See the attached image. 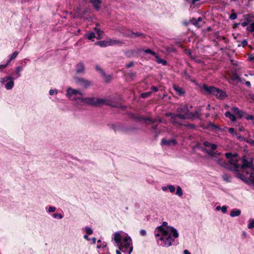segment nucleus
Masks as SVG:
<instances>
[{
    "label": "nucleus",
    "instance_id": "58",
    "mask_svg": "<svg viewBox=\"0 0 254 254\" xmlns=\"http://www.w3.org/2000/svg\"><path fill=\"white\" fill-rule=\"evenodd\" d=\"M248 22H243L241 23V25L243 26V27H245L247 25H248Z\"/></svg>",
    "mask_w": 254,
    "mask_h": 254
},
{
    "label": "nucleus",
    "instance_id": "9",
    "mask_svg": "<svg viewBox=\"0 0 254 254\" xmlns=\"http://www.w3.org/2000/svg\"><path fill=\"white\" fill-rule=\"evenodd\" d=\"M14 77L8 76L0 78V82L1 84H4L5 87L7 90L11 89L14 86Z\"/></svg>",
    "mask_w": 254,
    "mask_h": 254
},
{
    "label": "nucleus",
    "instance_id": "8",
    "mask_svg": "<svg viewBox=\"0 0 254 254\" xmlns=\"http://www.w3.org/2000/svg\"><path fill=\"white\" fill-rule=\"evenodd\" d=\"M74 80L77 85L83 89H87L92 84L91 81L82 77H74Z\"/></svg>",
    "mask_w": 254,
    "mask_h": 254
},
{
    "label": "nucleus",
    "instance_id": "49",
    "mask_svg": "<svg viewBox=\"0 0 254 254\" xmlns=\"http://www.w3.org/2000/svg\"><path fill=\"white\" fill-rule=\"evenodd\" d=\"M104 77L105 80L106 82H109L111 80V76L110 75H106L105 74V75H103Z\"/></svg>",
    "mask_w": 254,
    "mask_h": 254
},
{
    "label": "nucleus",
    "instance_id": "30",
    "mask_svg": "<svg viewBox=\"0 0 254 254\" xmlns=\"http://www.w3.org/2000/svg\"><path fill=\"white\" fill-rule=\"evenodd\" d=\"M248 227L251 229L254 228V219H251L249 220Z\"/></svg>",
    "mask_w": 254,
    "mask_h": 254
},
{
    "label": "nucleus",
    "instance_id": "3",
    "mask_svg": "<svg viewBox=\"0 0 254 254\" xmlns=\"http://www.w3.org/2000/svg\"><path fill=\"white\" fill-rule=\"evenodd\" d=\"M122 233V231L115 232L113 235L112 239L120 251L127 254H130L133 250L131 239L128 236H123Z\"/></svg>",
    "mask_w": 254,
    "mask_h": 254
},
{
    "label": "nucleus",
    "instance_id": "34",
    "mask_svg": "<svg viewBox=\"0 0 254 254\" xmlns=\"http://www.w3.org/2000/svg\"><path fill=\"white\" fill-rule=\"evenodd\" d=\"M182 126H186L189 128L194 129L195 128L196 126L194 124H183Z\"/></svg>",
    "mask_w": 254,
    "mask_h": 254
},
{
    "label": "nucleus",
    "instance_id": "4",
    "mask_svg": "<svg viewBox=\"0 0 254 254\" xmlns=\"http://www.w3.org/2000/svg\"><path fill=\"white\" fill-rule=\"evenodd\" d=\"M177 114L172 113H166V117H170V123L174 126H182L183 124L181 123L179 119L186 120L190 118V112L189 110L187 105H182L176 110Z\"/></svg>",
    "mask_w": 254,
    "mask_h": 254
},
{
    "label": "nucleus",
    "instance_id": "18",
    "mask_svg": "<svg viewBox=\"0 0 254 254\" xmlns=\"http://www.w3.org/2000/svg\"><path fill=\"white\" fill-rule=\"evenodd\" d=\"M173 88L179 95H182L185 93V91L183 88L177 85H174Z\"/></svg>",
    "mask_w": 254,
    "mask_h": 254
},
{
    "label": "nucleus",
    "instance_id": "41",
    "mask_svg": "<svg viewBox=\"0 0 254 254\" xmlns=\"http://www.w3.org/2000/svg\"><path fill=\"white\" fill-rule=\"evenodd\" d=\"M237 17V15L235 13H232L229 16V18L231 20L236 19Z\"/></svg>",
    "mask_w": 254,
    "mask_h": 254
},
{
    "label": "nucleus",
    "instance_id": "6",
    "mask_svg": "<svg viewBox=\"0 0 254 254\" xmlns=\"http://www.w3.org/2000/svg\"><path fill=\"white\" fill-rule=\"evenodd\" d=\"M203 88L207 93L214 95L218 99H222L226 96V93L224 92L213 86L204 85Z\"/></svg>",
    "mask_w": 254,
    "mask_h": 254
},
{
    "label": "nucleus",
    "instance_id": "19",
    "mask_svg": "<svg viewBox=\"0 0 254 254\" xmlns=\"http://www.w3.org/2000/svg\"><path fill=\"white\" fill-rule=\"evenodd\" d=\"M142 120L144 122H146L147 121H150L152 123H155L156 122H158L159 123H166V122L163 121V120L161 118H160V117H158L157 119H154V120H151L150 118H143Z\"/></svg>",
    "mask_w": 254,
    "mask_h": 254
},
{
    "label": "nucleus",
    "instance_id": "55",
    "mask_svg": "<svg viewBox=\"0 0 254 254\" xmlns=\"http://www.w3.org/2000/svg\"><path fill=\"white\" fill-rule=\"evenodd\" d=\"M8 63H7L5 64H0V69L2 70V69L5 68L8 65Z\"/></svg>",
    "mask_w": 254,
    "mask_h": 254
},
{
    "label": "nucleus",
    "instance_id": "37",
    "mask_svg": "<svg viewBox=\"0 0 254 254\" xmlns=\"http://www.w3.org/2000/svg\"><path fill=\"white\" fill-rule=\"evenodd\" d=\"M208 126L209 127H211L212 128H213L214 129H218L219 130H221V128L220 127H218V126H216V125H215L213 123H209V125H208Z\"/></svg>",
    "mask_w": 254,
    "mask_h": 254
},
{
    "label": "nucleus",
    "instance_id": "45",
    "mask_svg": "<svg viewBox=\"0 0 254 254\" xmlns=\"http://www.w3.org/2000/svg\"><path fill=\"white\" fill-rule=\"evenodd\" d=\"M246 119L247 120H253L254 119V116L251 115H247V116L245 117Z\"/></svg>",
    "mask_w": 254,
    "mask_h": 254
},
{
    "label": "nucleus",
    "instance_id": "11",
    "mask_svg": "<svg viewBox=\"0 0 254 254\" xmlns=\"http://www.w3.org/2000/svg\"><path fill=\"white\" fill-rule=\"evenodd\" d=\"M75 71L77 74H84L85 72V65L82 62L76 64L75 67Z\"/></svg>",
    "mask_w": 254,
    "mask_h": 254
},
{
    "label": "nucleus",
    "instance_id": "36",
    "mask_svg": "<svg viewBox=\"0 0 254 254\" xmlns=\"http://www.w3.org/2000/svg\"><path fill=\"white\" fill-rule=\"evenodd\" d=\"M143 51L146 54H151L153 56H154L155 57L157 55V54L154 52L152 51L150 49H147V50H144Z\"/></svg>",
    "mask_w": 254,
    "mask_h": 254
},
{
    "label": "nucleus",
    "instance_id": "62",
    "mask_svg": "<svg viewBox=\"0 0 254 254\" xmlns=\"http://www.w3.org/2000/svg\"><path fill=\"white\" fill-rule=\"evenodd\" d=\"M246 84L248 86H251V83L250 81H247L246 82Z\"/></svg>",
    "mask_w": 254,
    "mask_h": 254
},
{
    "label": "nucleus",
    "instance_id": "52",
    "mask_svg": "<svg viewBox=\"0 0 254 254\" xmlns=\"http://www.w3.org/2000/svg\"><path fill=\"white\" fill-rule=\"evenodd\" d=\"M134 65V62L131 61L129 62L128 64H127L126 66L127 68L131 67Z\"/></svg>",
    "mask_w": 254,
    "mask_h": 254
},
{
    "label": "nucleus",
    "instance_id": "12",
    "mask_svg": "<svg viewBox=\"0 0 254 254\" xmlns=\"http://www.w3.org/2000/svg\"><path fill=\"white\" fill-rule=\"evenodd\" d=\"M177 144V141L174 139H171L169 140H166L164 138L162 139L161 144L162 145H167L170 146L171 145H176Z\"/></svg>",
    "mask_w": 254,
    "mask_h": 254
},
{
    "label": "nucleus",
    "instance_id": "48",
    "mask_svg": "<svg viewBox=\"0 0 254 254\" xmlns=\"http://www.w3.org/2000/svg\"><path fill=\"white\" fill-rule=\"evenodd\" d=\"M237 176L238 178H240L242 180H243V181L245 180V177H244V176L243 175L238 173L237 174Z\"/></svg>",
    "mask_w": 254,
    "mask_h": 254
},
{
    "label": "nucleus",
    "instance_id": "51",
    "mask_svg": "<svg viewBox=\"0 0 254 254\" xmlns=\"http://www.w3.org/2000/svg\"><path fill=\"white\" fill-rule=\"evenodd\" d=\"M227 206H225V205L221 207V210L223 213H225L227 212Z\"/></svg>",
    "mask_w": 254,
    "mask_h": 254
},
{
    "label": "nucleus",
    "instance_id": "5",
    "mask_svg": "<svg viewBox=\"0 0 254 254\" xmlns=\"http://www.w3.org/2000/svg\"><path fill=\"white\" fill-rule=\"evenodd\" d=\"M228 159V163H226L222 158H216L215 161L222 167L232 171H239L240 165L238 163V158L237 154H232L230 152L226 153L225 154Z\"/></svg>",
    "mask_w": 254,
    "mask_h": 254
},
{
    "label": "nucleus",
    "instance_id": "61",
    "mask_svg": "<svg viewBox=\"0 0 254 254\" xmlns=\"http://www.w3.org/2000/svg\"><path fill=\"white\" fill-rule=\"evenodd\" d=\"M106 246V245H103L102 246H100V245H97V249H100V248H102V247L104 248V247H105Z\"/></svg>",
    "mask_w": 254,
    "mask_h": 254
},
{
    "label": "nucleus",
    "instance_id": "14",
    "mask_svg": "<svg viewBox=\"0 0 254 254\" xmlns=\"http://www.w3.org/2000/svg\"><path fill=\"white\" fill-rule=\"evenodd\" d=\"M89 2L92 3L94 8L98 10L100 8V4L102 3L101 0H89Z\"/></svg>",
    "mask_w": 254,
    "mask_h": 254
},
{
    "label": "nucleus",
    "instance_id": "24",
    "mask_svg": "<svg viewBox=\"0 0 254 254\" xmlns=\"http://www.w3.org/2000/svg\"><path fill=\"white\" fill-rule=\"evenodd\" d=\"M247 178L251 181L254 182V168L253 169V171H251L250 172L247 171Z\"/></svg>",
    "mask_w": 254,
    "mask_h": 254
},
{
    "label": "nucleus",
    "instance_id": "50",
    "mask_svg": "<svg viewBox=\"0 0 254 254\" xmlns=\"http://www.w3.org/2000/svg\"><path fill=\"white\" fill-rule=\"evenodd\" d=\"M96 69L98 71H100L101 73H102V75H105V72L101 69V68H100V67L99 66L97 65L96 66Z\"/></svg>",
    "mask_w": 254,
    "mask_h": 254
},
{
    "label": "nucleus",
    "instance_id": "39",
    "mask_svg": "<svg viewBox=\"0 0 254 254\" xmlns=\"http://www.w3.org/2000/svg\"><path fill=\"white\" fill-rule=\"evenodd\" d=\"M247 30L250 32L254 31V23H251L250 26L247 27Z\"/></svg>",
    "mask_w": 254,
    "mask_h": 254
},
{
    "label": "nucleus",
    "instance_id": "63",
    "mask_svg": "<svg viewBox=\"0 0 254 254\" xmlns=\"http://www.w3.org/2000/svg\"><path fill=\"white\" fill-rule=\"evenodd\" d=\"M221 207L220 206H217L216 208V209L217 210H221Z\"/></svg>",
    "mask_w": 254,
    "mask_h": 254
},
{
    "label": "nucleus",
    "instance_id": "57",
    "mask_svg": "<svg viewBox=\"0 0 254 254\" xmlns=\"http://www.w3.org/2000/svg\"><path fill=\"white\" fill-rule=\"evenodd\" d=\"M249 60L251 61L254 60V56H253L252 55L249 56Z\"/></svg>",
    "mask_w": 254,
    "mask_h": 254
},
{
    "label": "nucleus",
    "instance_id": "42",
    "mask_svg": "<svg viewBox=\"0 0 254 254\" xmlns=\"http://www.w3.org/2000/svg\"><path fill=\"white\" fill-rule=\"evenodd\" d=\"M228 131L232 135H237V133L234 131V128L231 127L228 128Z\"/></svg>",
    "mask_w": 254,
    "mask_h": 254
},
{
    "label": "nucleus",
    "instance_id": "10",
    "mask_svg": "<svg viewBox=\"0 0 254 254\" xmlns=\"http://www.w3.org/2000/svg\"><path fill=\"white\" fill-rule=\"evenodd\" d=\"M240 168L242 169H246V173L247 174V171L250 172L253 171V169L254 168V165L253 162L251 160H248L246 157H244L242 159V165H240Z\"/></svg>",
    "mask_w": 254,
    "mask_h": 254
},
{
    "label": "nucleus",
    "instance_id": "22",
    "mask_svg": "<svg viewBox=\"0 0 254 254\" xmlns=\"http://www.w3.org/2000/svg\"><path fill=\"white\" fill-rule=\"evenodd\" d=\"M204 151L209 156L211 157H214L216 155H220L221 154L220 152L217 153L216 152H214L213 150H209L207 149H205Z\"/></svg>",
    "mask_w": 254,
    "mask_h": 254
},
{
    "label": "nucleus",
    "instance_id": "7",
    "mask_svg": "<svg viewBox=\"0 0 254 254\" xmlns=\"http://www.w3.org/2000/svg\"><path fill=\"white\" fill-rule=\"evenodd\" d=\"M124 42L122 41L112 39H107L103 41H101L96 43V45L99 46L101 47H106L110 46H113L116 45H120L123 44Z\"/></svg>",
    "mask_w": 254,
    "mask_h": 254
},
{
    "label": "nucleus",
    "instance_id": "54",
    "mask_svg": "<svg viewBox=\"0 0 254 254\" xmlns=\"http://www.w3.org/2000/svg\"><path fill=\"white\" fill-rule=\"evenodd\" d=\"M140 234L141 236H145L146 234V231L145 230H143V229L141 230L140 231Z\"/></svg>",
    "mask_w": 254,
    "mask_h": 254
},
{
    "label": "nucleus",
    "instance_id": "13",
    "mask_svg": "<svg viewBox=\"0 0 254 254\" xmlns=\"http://www.w3.org/2000/svg\"><path fill=\"white\" fill-rule=\"evenodd\" d=\"M202 20V18L199 17L197 19L192 18V19H191V22L196 27H200L202 26V23H201Z\"/></svg>",
    "mask_w": 254,
    "mask_h": 254
},
{
    "label": "nucleus",
    "instance_id": "20",
    "mask_svg": "<svg viewBox=\"0 0 254 254\" xmlns=\"http://www.w3.org/2000/svg\"><path fill=\"white\" fill-rule=\"evenodd\" d=\"M241 214V210L237 209H233L230 212V215L232 217L238 216Z\"/></svg>",
    "mask_w": 254,
    "mask_h": 254
},
{
    "label": "nucleus",
    "instance_id": "44",
    "mask_svg": "<svg viewBox=\"0 0 254 254\" xmlns=\"http://www.w3.org/2000/svg\"><path fill=\"white\" fill-rule=\"evenodd\" d=\"M85 231L86 233L88 234V235H91L93 233L92 230L90 228L86 227Z\"/></svg>",
    "mask_w": 254,
    "mask_h": 254
},
{
    "label": "nucleus",
    "instance_id": "64",
    "mask_svg": "<svg viewBox=\"0 0 254 254\" xmlns=\"http://www.w3.org/2000/svg\"><path fill=\"white\" fill-rule=\"evenodd\" d=\"M116 254H122L119 250H116Z\"/></svg>",
    "mask_w": 254,
    "mask_h": 254
},
{
    "label": "nucleus",
    "instance_id": "53",
    "mask_svg": "<svg viewBox=\"0 0 254 254\" xmlns=\"http://www.w3.org/2000/svg\"><path fill=\"white\" fill-rule=\"evenodd\" d=\"M56 208L55 207L50 206L49 207L48 211L49 212H53L55 211Z\"/></svg>",
    "mask_w": 254,
    "mask_h": 254
},
{
    "label": "nucleus",
    "instance_id": "60",
    "mask_svg": "<svg viewBox=\"0 0 254 254\" xmlns=\"http://www.w3.org/2000/svg\"><path fill=\"white\" fill-rule=\"evenodd\" d=\"M184 254H190V253L189 252L188 250H185L184 251Z\"/></svg>",
    "mask_w": 254,
    "mask_h": 254
},
{
    "label": "nucleus",
    "instance_id": "59",
    "mask_svg": "<svg viewBox=\"0 0 254 254\" xmlns=\"http://www.w3.org/2000/svg\"><path fill=\"white\" fill-rule=\"evenodd\" d=\"M167 189H168V186H166V187H163L162 188V190H163V191H166L167 190Z\"/></svg>",
    "mask_w": 254,
    "mask_h": 254
},
{
    "label": "nucleus",
    "instance_id": "43",
    "mask_svg": "<svg viewBox=\"0 0 254 254\" xmlns=\"http://www.w3.org/2000/svg\"><path fill=\"white\" fill-rule=\"evenodd\" d=\"M168 189L172 193L174 192L175 190V188L173 185H169Z\"/></svg>",
    "mask_w": 254,
    "mask_h": 254
},
{
    "label": "nucleus",
    "instance_id": "25",
    "mask_svg": "<svg viewBox=\"0 0 254 254\" xmlns=\"http://www.w3.org/2000/svg\"><path fill=\"white\" fill-rule=\"evenodd\" d=\"M142 37V38H144L145 37V35L144 34L141 33H140V32H134L132 31V38H137V37Z\"/></svg>",
    "mask_w": 254,
    "mask_h": 254
},
{
    "label": "nucleus",
    "instance_id": "1",
    "mask_svg": "<svg viewBox=\"0 0 254 254\" xmlns=\"http://www.w3.org/2000/svg\"><path fill=\"white\" fill-rule=\"evenodd\" d=\"M79 95V97H75L72 98L75 101L83 103L87 105L93 106H99L101 105H108L115 107V105L113 103L112 101L109 99L106 98H97L94 97H84L83 92L80 89H73L68 87L66 90V96L68 98H71L73 96Z\"/></svg>",
    "mask_w": 254,
    "mask_h": 254
},
{
    "label": "nucleus",
    "instance_id": "27",
    "mask_svg": "<svg viewBox=\"0 0 254 254\" xmlns=\"http://www.w3.org/2000/svg\"><path fill=\"white\" fill-rule=\"evenodd\" d=\"M18 54V52L17 51H15L11 55H10L9 59L7 62L8 64H9L12 60L16 58V57H17Z\"/></svg>",
    "mask_w": 254,
    "mask_h": 254
},
{
    "label": "nucleus",
    "instance_id": "26",
    "mask_svg": "<svg viewBox=\"0 0 254 254\" xmlns=\"http://www.w3.org/2000/svg\"><path fill=\"white\" fill-rule=\"evenodd\" d=\"M23 68L21 66H18L16 68V70L15 71V73L16 75V77H19L21 76V71H22Z\"/></svg>",
    "mask_w": 254,
    "mask_h": 254
},
{
    "label": "nucleus",
    "instance_id": "35",
    "mask_svg": "<svg viewBox=\"0 0 254 254\" xmlns=\"http://www.w3.org/2000/svg\"><path fill=\"white\" fill-rule=\"evenodd\" d=\"M222 178L224 181L226 182H230L231 177L227 174H224L222 175Z\"/></svg>",
    "mask_w": 254,
    "mask_h": 254
},
{
    "label": "nucleus",
    "instance_id": "38",
    "mask_svg": "<svg viewBox=\"0 0 254 254\" xmlns=\"http://www.w3.org/2000/svg\"><path fill=\"white\" fill-rule=\"evenodd\" d=\"M151 93H152V92L150 91L141 94V96L142 98H147V97H149L151 94Z\"/></svg>",
    "mask_w": 254,
    "mask_h": 254
},
{
    "label": "nucleus",
    "instance_id": "2",
    "mask_svg": "<svg viewBox=\"0 0 254 254\" xmlns=\"http://www.w3.org/2000/svg\"><path fill=\"white\" fill-rule=\"evenodd\" d=\"M155 236L158 244L162 247H168L172 245L175 238L179 236L177 230L168 226L166 222L157 227L155 230Z\"/></svg>",
    "mask_w": 254,
    "mask_h": 254
},
{
    "label": "nucleus",
    "instance_id": "46",
    "mask_svg": "<svg viewBox=\"0 0 254 254\" xmlns=\"http://www.w3.org/2000/svg\"><path fill=\"white\" fill-rule=\"evenodd\" d=\"M247 44H248L247 41L246 40H244V41H243L242 42L241 44L238 45V46L240 47L242 45L243 47H244L246 46L247 45Z\"/></svg>",
    "mask_w": 254,
    "mask_h": 254
},
{
    "label": "nucleus",
    "instance_id": "21",
    "mask_svg": "<svg viewBox=\"0 0 254 254\" xmlns=\"http://www.w3.org/2000/svg\"><path fill=\"white\" fill-rule=\"evenodd\" d=\"M225 116L229 118L232 122H234L236 120L235 116L230 112L227 111L225 113Z\"/></svg>",
    "mask_w": 254,
    "mask_h": 254
},
{
    "label": "nucleus",
    "instance_id": "33",
    "mask_svg": "<svg viewBox=\"0 0 254 254\" xmlns=\"http://www.w3.org/2000/svg\"><path fill=\"white\" fill-rule=\"evenodd\" d=\"M96 33L98 34L97 39H101L102 38L103 32L101 31L100 29H97Z\"/></svg>",
    "mask_w": 254,
    "mask_h": 254
},
{
    "label": "nucleus",
    "instance_id": "47",
    "mask_svg": "<svg viewBox=\"0 0 254 254\" xmlns=\"http://www.w3.org/2000/svg\"><path fill=\"white\" fill-rule=\"evenodd\" d=\"M58 93V90H53L51 89L49 91V94L50 95H53L54 94H57Z\"/></svg>",
    "mask_w": 254,
    "mask_h": 254
},
{
    "label": "nucleus",
    "instance_id": "56",
    "mask_svg": "<svg viewBox=\"0 0 254 254\" xmlns=\"http://www.w3.org/2000/svg\"><path fill=\"white\" fill-rule=\"evenodd\" d=\"M151 89L155 92H157L158 91V88H157L156 87H155V86H152Z\"/></svg>",
    "mask_w": 254,
    "mask_h": 254
},
{
    "label": "nucleus",
    "instance_id": "31",
    "mask_svg": "<svg viewBox=\"0 0 254 254\" xmlns=\"http://www.w3.org/2000/svg\"><path fill=\"white\" fill-rule=\"evenodd\" d=\"M176 194L179 196H182L183 195L182 190L180 186L177 187Z\"/></svg>",
    "mask_w": 254,
    "mask_h": 254
},
{
    "label": "nucleus",
    "instance_id": "29",
    "mask_svg": "<svg viewBox=\"0 0 254 254\" xmlns=\"http://www.w3.org/2000/svg\"><path fill=\"white\" fill-rule=\"evenodd\" d=\"M231 79L233 81H238L240 80L239 77L236 72H233L231 76Z\"/></svg>",
    "mask_w": 254,
    "mask_h": 254
},
{
    "label": "nucleus",
    "instance_id": "40",
    "mask_svg": "<svg viewBox=\"0 0 254 254\" xmlns=\"http://www.w3.org/2000/svg\"><path fill=\"white\" fill-rule=\"evenodd\" d=\"M53 217L55 218H58L60 219L63 218V215L60 213H55L53 214Z\"/></svg>",
    "mask_w": 254,
    "mask_h": 254
},
{
    "label": "nucleus",
    "instance_id": "15",
    "mask_svg": "<svg viewBox=\"0 0 254 254\" xmlns=\"http://www.w3.org/2000/svg\"><path fill=\"white\" fill-rule=\"evenodd\" d=\"M231 110L233 113L237 115L240 118H242L244 116V112L240 110L237 107H232Z\"/></svg>",
    "mask_w": 254,
    "mask_h": 254
},
{
    "label": "nucleus",
    "instance_id": "28",
    "mask_svg": "<svg viewBox=\"0 0 254 254\" xmlns=\"http://www.w3.org/2000/svg\"><path fill=\"white\" fill-rule=\"evenodd\" d=\"M132 31L130 30H127L125 31H123L122 33L124 36L127 37H132Z\"/></svg>",
    "mask_w": 254,
    "mask_h": 254
},
{
    "label": "nucleus",
    "instance_id": "32",
    "mask_svg": "<svg viewBox=\"0 0 254 254\" xmlns=\"http://www.w3.org/2000/svg\"><path fill=\"white\" fill-rule=\"evenodd\" d=\"M87 37L89 40L93 41V39L95 37V34L94 33L91 32L87 34Z\"/></svg>",
    "mask_w": 254,
    "mask_h": 254
},
{
    "label": "nucleus",
    "instance_id": "17",
    "mask_svg": "<svg viewBox=\"0 0 254 254\" xmlns=\"http://www.w3.org/2000/svg\"><path fill=\"white\" fill-rule=\"evenodd\" d=\"M203 144L205 147L210 148V150H215L217 147V145L215 144H211L208 141L204 142Z\"/></svg>",
    "mask_w": 254,
    "mask_h": 254
},
{
    "label": "nucleus",
    "instance_id": "16",
    "mask_svg": "<svg viewBox=\"0 0 254 254\" xmlns=\"http://www.w3.org/2000/svg\"><path fill=\"white\" fill-rule=\"evenodd\" d=\"M201 110L198 109L196 111H195L193 113L190 112V114L191 116H190V118H189V119H194L195 118H199L200 116H201Z\"/></svg>",
    "mask_w": 254,
    "mask_h": 254
},
{
    "label": "nucleus",
    "instance_id": "23",
    "mask_svg": "<svg viewBox=\"0 0 254 254\" xmlns=\"http://www.w3.org/2000/svg\"><path fill=\"white\" fill-rule=\"evenodd\" d=\"M155 58H156V62L158 64H161L163 65H166L167 64V61L164 59H160L158 55H157L155 56Z\"/></svg>",
    "mask_w": 254,
    "mask_h": 254
}]
</instances>
